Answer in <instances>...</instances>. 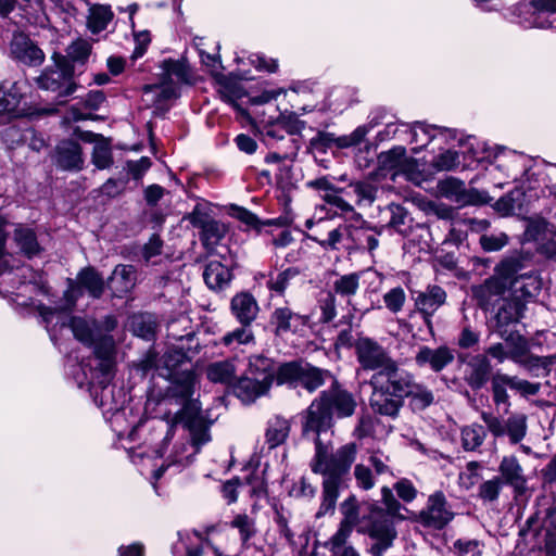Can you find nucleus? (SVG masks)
<instances>
[{"mask_svg": "<svg viewBox=\"0 0 556 556\" xmlns=\"http://www.w3.org/2000/svg\"><path fill=\"white\" fill-rule=\"evenodd\" d=\"M355 407L356 402L351 393L332 388L323 392L306 412L303 432L315 434V454L309 466L314 473L324 477L323 502L318 516L334 509L340 489L345 485L351 466L357 455L355 443H346L333 452L331 442H324L320 435L331 428L333 414L338 417H349L353 415Z\"/></svg>", "mask_w": 556, "mask_h": 556, "instance_id": "nucleus-1", "label": "nucleus"}, {"mask_svg": "<svg viewBox=\"0 0 556 556\" xmlns=\"http://www.w3.org/2000/svg\"><path fill=\"white\" fill-rule=\"evenodd\" d=\"M70 309L71 308H66V304L62 307H48L45 305H40L38 307V312L47 324L48 329L54 321L55 326H70L74 337L78 341L94 348L98 367L91 377L90 383L101 386L103 393L102 396H105L108 392H112L108 389V384L113 377L114 341L110 336H100L93 321L89 323L80 317L68 318L66 312Z\"/></svg>", "mask_w": 556, "mask_h": 556, "instance_id": "nucleus-2", "label": "nucleus"}, {"mask_svg": "<svg viewBox=\"0 0 556 556\" xmlns=\"http://www.w3.org/2000/svg\"><path fill=\"white\" fill-rule=\"evenodd\" d=\"M475 136L467 138H459L457 149L454 148V172L475 170L483 162L488 164H495L496 168L503 172L507 178L516 180L519 170H515V163L520 160L521 154L508 150L504 146H496L495 148H476Z\"/></svg>", "mask_w": 556, "mask_h": 556, "instance_id": "nucleus-3", "label": "nucleus"}, {"mask_svg": "<svg viewBox=\"0 0 556 556\" xmlns=\"http://www.w3.org/2000/svg\"><path fill=\"white\" fill-rule=\"evenodd\" d=\"M194 377L191 372L182 375L179 381H176L170 390L174 396L179 397L182 408L178 410L173 421L184 424L190 432L191 442L199 452L201 446L211 441L210 424L201 416L200 404L191 399L193 394Z\"/></svg>", "mask_w": 556, "mask_h": 556, "instance_id": "nucleus-4", "label": "nucleus"}, {"mask_svg": "<svg viewBox=\"0 0 556 556\" xmlns=\"http://www.w3.org/2000/svg\"><path fill=\"white\" fill-rule=\"evenodd\" d=\"M274 379L273 361L262 355H254L249 358L247 371L236 380L232 390L242 403L251 404L268 393Z\"/></svg>", "mask_w": 556, "mask_h": 556, "instance_id": "nucleus-5", "label": "nucleus"}, {"mask_svg": "<svg viewBox=\"0 0 556 556\" xmlns=\"http://www.w3.org/2000/svg\"><path fill=\"white\" fill-rule=\"evenodd\" d=\"M357 531L367 534L375 543L369 553L372 556H383L384 552L393 545L397 532L391 517L381 508L372 507L367 516L362 517V525Z\"/></svg>", "mask_w": 556, "mask_h": 556, "instance_id": "nucleus-6", "label": "nucleus"}, {"mask_svg": "<svg viewBox=\"0 0 556 556\" xmlns=\"http://www.w3.org/2000/svg\"><path fill=\"white\" fill-rule=\"evenodd\" d=\"M511 13L525 28L556 30V0L519 1Z\"/></svg>", "mask_w": 556, "mask_h": 556, "instance_id": "nucleus-7", "label": "nucleus"}, {"mask_svg": "<svg viewBox=\"0 0 556 556\" xmlns=\"http://www.w3.org/2000/svg\"><path fill=\"white\" fill-rule=\"evenodd\" d=\"M372 389L387 391L390 396L403 401L409 395L412 388H415V381L412 374L401 369L394 361L383 371L375 372L370 378Z\"/></svg>", "mask_w": 556, "mask_h": 556, "instance_id": "nucleus-8", "label": "nucleus"}, {"mask_svg": "<svg viewBox=\"0 0 556 556\" xmlns=\"http://www.w3.org/2000/svg\"><path fill=\"white\" fill-rule=\"evenodd\" d=\"M40 89L56 93L58 98H65L76 90L73 81V71L67 62L59 58L54 65L48 66L37 78Z\"/></svg>", "mask_w": 556, "mask_h": 556, "instance_id": "nucleus-9", "label": "nucleus"}, {"mask_svg": "<svg viewBox=\"0 0 556 556\" xmlns=\"http://www.w3.org/2000/svg\"><path fill=\"white\" fill-rule=\"evenodd\" d=\"M355 352L359 365L365 370L383 371L394 362L382 345L368 337L356 340Z\"/></svg>", "mask_w": 556, "mask_h": 556, "instance_id": "nucleus-10", "label": "nucleus"}, {"mask_svg": "<svg viewBox=\"0 0 556 556\" xmlns=\"http://www.w3.org/2000/svg\"><path fill=\"white\" fill-rule=\"evenodd\" d=\"M188 218L194 227L201 229V240L207 249L216 245L227 232L225 224L211 218L198 206L192 211Z\"/></svg>", "mask_w": 556, "mask_h": 556, "instance_id": "nucleus-11", "label": "nucleus"}, {"mask_svg": "<svg viewBox=\"0 0 556 556\" xmlns=\"http://www.w3.org/2000/svg\"><path fill=\"white\" fill-rule=\"evenodd\" d=\"M77 281L79 286H76L71 281L68 289L64 293L66 308H72L74 306L77 298L81 293L80 287L86 288L93 298H99L103 292V279L92 268L81 270L77 277Z\"/></svg>", "mask_w": 556, "mask_h": 556, "instance_id": "nucleus-12", "label": "nucleus"}, {"mask_svg": "<svg viewBox=\"0 0 556 556\" xmlns=\"http://www.w3.org/2000/svg\"><path fill=\"white\" fill-rule=\"evenodd\" d=\"M531 252L522 249L514 250L495 265L494 273H497L510 283V290L516 289V285L520 281L519 271L526 267V262L531 261Z\"/></svg>", "mask_w": 556, "mask_h": 556, "instance_id": "nucleus-13", "label": "nucleus"}, {"mask_svg": "<svg viewBox=\"0 0 556 556\" xmlns=\"http://www.w3.org/2000/svg\"><path fill=\"white\" fill-rule=\"evenodd\" d=\"M445 506L446 498L442 492L431 494L427 507L419 514V521L426 527L442 529L448 522V511Z\"/></svg>", "mask_w": 556, "mask_h": 556, "instance_id": "nucleus-14", "label": "nucleus"}, {"mask_svg": "<svg viewBox=\"0 0 556 556\" xmlns=\"http://www.w3.org/2000/svg\"><path fill=\"white\" fill-rule=\"evenodd\" d=\"M230 312L241 326H251L258 315L260 306L251 293L240 292L231 299Z\"/></svg>", "mask_w": 556, "mask_h": 556, "instance_id": "nucleus-15", "label": "nucleus"}, {"mask_svg": "<svg viewBox=\"0 0 556 556\" xmlns=\"http://www.w3.org/2000/svg\"><path fill=\"white\" fill-rule=\"evenodd\" d=\"M493 201L486 191L475 187L466 188L465 179L454 177V202L460 206H482L489 205Z\"/></svg>", "mask_w": 556, "mask_h": 556, "instance_id": "nucleus-16", "label": "nucleus"}, {"mask_svg": "<svg viewBox=\"0 0 556 556\" xmlns=\"http://www.w3.org/2000/svg\"><path fill=\"white\" fill-rule=\"evenodd\" d=\"M142 91L143 102L155 109H162L167 101L178 97V88L166 79H161L157 85H146Z\"/></svg>", "mask_w": 556, "mask_h": 556, "instance_id": "nucleus-17", "label": "nucleus"}, {"mask_svg": "<svg viewBox=\"0 0 556 556\" xmlns=\"http://www.w3.org/2000/svg\"><path fill=\"white\" fill-rule=\"evenodd\" d=\"M451 358V352L446 346H441L434 350L428 346H421L415 355L417 366H429L434 371L442 370L448 364Z\"/></svg>", "mask_w": 556, "mask_h": 556, "instance_id": "nucleus-18", "label": "nucleus"}, {"mask_svg": "<svg viewBox=\"0 0 556 556\" xmlns=\"http://www.w3.org/2000/svg\"><path fill=\"white\" fill-rule=\"evenodd\" d=\"M340 511L342 514V520L340 522L338 531L333 534L337 535V540L350 538L354 527L357 525L359 527L362 525L358 505L354 496L346 498L341 504Z\"/></svg>", "mask_w": 556, "mask_h": 556, "instance_id": "nucleus-19", "label": "nucleus"}, {"mask_svg": "<svg viewBox=\"0 0 556 556\" xmlns=\"http://www.w3.org/2000/svg\"><path fill=\"white\" fill-rule=\"evenodd\" d=\"M526 300L514 292L509 298L504 299L503 304L496 313L497 324L500 326H507L520 321L526 311Z\"/></svg>", "mask_w": 556, "mask_h": 556, "instance_id": "nucleus-20", "label": "nucleus"}, {"mask_svg": "<svg viewBox=\"0 0 556 556\" xmlns=\"http://www.w3.org/2000/svg\"><path fill=\"white\" fill-rule=\"evenodd\" d=\"M136 285V269L132 265H117L109 278V288L116 296L129 292Z\"/></svg>", "mask_w": 556, "mask_h": 556, "instance_id": "nucleus-21", "label": "nucleus"}, {"mask_svg": "<svg viewBox=\"0 0 556 556\" xmlns=\"http://www.w3.org/2000/svg\"><path fill=\"white\" fill-rule=\"evenodd\" d=\"M56 162L64 169H81L84 157L80 146L73 140L60 142L56 148Z\"/></svg>", "mask_w": 556, "mask_h": 556, "instance_id": "nucleus-22", "label": "nucleus"}, {"mask_svg": "<svg viewBox=\"0 0 556 556\" xmlns=\"http://www.w3.org/2000/svg\"><path fill=\"white\" fill-rule=\"evenodd\" d=\"M468 365L471 372L467 377V382L473 391L481 390L490 380L492 366L486 355L477 354L470 358Z\"/></svg>", "mask_w": 556, "mask_h": 556, "instance_id": "nucleus-23", "label": "nucleus"}, {"mask_svg": "<svg viewBox=\"0 0 556 556\" xmlns=\"http://www.w3.org/2000/svg\"><path fill=\"white\" fill-rule=\"evenodd\" d=\"M271 323L277 334L296 332L306 324V318L293 313L289 307H278L274 311Z\"/></svg>", "mask_w": 556, "mask_h": 556, "instance_id": "nucleus-24", "label": "nucleus"}, {"mask_svg": "<svg viewBox=\"0 0 556 556\" xmlns=\"http://www.w3.org/2000/svg\"><path fill=\"white\" fill-rule=\"evenodd\" d=\"M203 278L210 289L217 291L229 286L232 275L228 266L213 260L206 264Z\"/></svg>", "mask_w": 556, "mask_h": 556, "instance_id": "nucleus-25", "label": "nucleus"}, {"mask_svg": "<svg viewBox=\"0 0 556 556\" xmlns=\"http://www.w3.org/2000/svg\"><path fill=\"white\" fill-rule=\"evenodd\" d=\"M446 292L439 286L428 287L416 298V307L426 317L431 316L446 300Z\"/></svg>", "mask_w": 556, "mask_h": 556, "instance_id": "nucleus-26", "label": "nucleus"}, {"mask_svg": "<svg viewBox=\"0 0 556 556\" xmlns=\"http://www.w3.org/2000/svg\"><path fill=\"white\" fill-rule=\"evenodd\" d=\"M12 53L22 62L31 65L43 61V52L24 36L14 37L11 45Z\"/></svg>", "mask_w": 556, "mask_h": 556, "instance_id": "nucleus-27", "label": "nucleus"}, {"mask_svg": "<svg viewBox=\"0 0 556 556\" xmlns=\"http://www.w3.org/2000/svg\"><path fill=\"white\" fill-rule=\"evenodd\" d=\"M236 358L218 361L206 367L207 379L214 383L233 384L237 366Z\"/></svg>", "mask_w": 556, "mask_h": 556, "instance_id": "nucleus-28", "label": "nucleus"}, {"mask_svg": "<svg viewBox=\"0 0 556 556\" xmlns=\"http://www.w3.org/2000/svg\"><path fill=\"white\" fill-rule=\"evenodd\" d=\"M26 89V83L18 80L13 83L10 88L0 84V114L13 113L17 110Z\"/></svg>", "mask_w": 556, "mask_h": 556, "instance_id": "nucleus-29", "label": "nucleus"}, {"mask_svg": "<svg viewBox=\"0 0 556 556\" xmlns=\"http://www.w3.org/2000/svg\"><path fill=\"white\" fill-rule=\"evenodd\" d=\"M291 430L290 421L280 416H274L267 422L265 432V443L269 448H275L283 444Z\"/></svg>", "mask_w": 556, "mask_h": 556, "instance_id": "nucleus-30", "label": "nucleus"}, {"mask_svg": "<svg viewBox=\"0 0 556 556\" xmlns=\"http://www.w3.org/2000/svg\"><path fill=\"white\" fill-rule=\"evenodd\" d=\"M526 199V192L522 188L515 187L510 191L500 197L492 205L493 210L503 217L511 216L515 208H522Z\"/></svg>", "mask_w": 556, "mask_h": 556, "instance_id": "nucleus-31", "label": "nucleus"}, {"mask_svg": "<svg viewBox=\"0 0 556 556\" xmlns=\"http://www.w3.org/2000/svg\"><path fill=\"white\" fill-rule=\"evenodd\" d=\"M163 75L161 79H166L178 88V84L191 83V71L185 60H165L162 63Z\"/></svg>", "mask_w": 556, "mask_h": 556, "instance_id": "nucleus-32", "label": "nucleus"}, {"mask_svg": "<svg viewBox=\"0 0 556 556\" xmlns=\"http://www.w3.org/2000/svg\"><path fill=\"white\" fill-rule=\"evenodd\" d=\"M406 159V149L402 146H396L378 155V165L381 170L392 172L393 174L391 178L392 180H395V177L400 175Z\"/></svg>", "mask_w": 556, "mask_h": 556, "instance_id": "nucleus-33", "label": "nucleus"}, {"mask_svg": "<svg viewBox=\"0 0 556 556\" xmlns=\"http://www.w3.org/2000/svg\"><path fill=\"white\" fill-rule=\"evenodd\" d=\"M370 406L374 412L390 417H395L402 406V401L390 396L387 391L374 389L370 396Z\"/></svg>", "mask_w": 556, "mask_h": 556, "instance_id": "nucleus-34", "label": "nucleus"}, {"mask_svg": "<svg viewBox=\"0 0 556 556\" xmlns=\"http://www.w3.org/2000/svg\"><path fill=\"white\" fill-rule=\"evenodd\" d=\"M498 472L504 484L517 488L519 484H525L526 479L522 476V467L520 466L515 455L504 456L500 466Z\"/></svg>", "mask_w": 556, "mask_h": 556, "instance_id": "nucleus-35", "label": "nucleus"}, {"mask_svg": "<svg viewBox=\"0 0 556 556\" xmlns=\"http://www.w3.org/2000/svg\"><path fill=\"white\" fill-rule=\"evenodd\" d=\"M519 363L535 377L548 376L552 366L556 364V354L539 356L529 352Z\"/></svg>", "mask_w": 556, "mask_h": 556, "instance_id": "nucleus-36", "label": "nucleus"}, {"mask_svg": "<svg viewBox=\"0 0 556 556\" xmlns=\"http://www.w3.org/2000/svg\"><path fill=\"white\" fill-rule=\"evenodd\" d=\"M129 326L135 336L146 340L154 338L157 324L151 314H137L130 317Z\"/></svg>", "mask_w": 556, "mask_h": 556, "instance_id": "nucleus-37", "label": "nucleus"}, {"mask_svg": "<svg viewBox=\"0 0 556 556\" xmlns=\"http://www.w3.org/2000/svg\"><path fill=\"white\" fill-rule=\"evenodd\" d=\"M520 280L523 282L518 286L516 285V289H511L514 293H520V296L523 300H529L536 298L542 290V278L539 273L530 271L526 274H520Z\"/></svg>", "mask_w": 556, "mask_h": 556, "instance_id": "nucleus-38", "label": "nucleus"}, {"mask_svg": "<svg viewBox=\"0 0 556 556\" xmlns=\"http://www.w3.org/2000/svg\"><path fill=\"white\" fill-rule=\"evenodd\" d=\"M304 364L302 362H292L281 365L277 371L275 370L277 382L279 384L290 383L298 387L303 375Z\"/></svg>", "mask_w": 556, "mask_h": 556, "instance_id": "nucleus-39", "label": "nucleus"}, {"mask_svg": "<svg viewBox=\"0 0 556 556\" xmlns=\"http://www.w3.org/2000/svg\"><path fill=\"white\" fill-rule=\"evenodd\" d=\"M552 226L555 225L542 216L529 218L523 232V240L528 242H536L540 239L542 240L543 236L547 232L549 233Z\"/></svg>", "mask_w": 556, "mask_h": 556, "instance_id": "nucleus-40", "label": "nucleus"}, {"mask_svg": "<svg viewBox=\"0 0 556 556\" xmlns=\"http://www.w3.org/2000/svg\"><path fill=\"white\" fill-rule=\"evenodd\" d=\"M505 342L510 348L509 358L516 363L521 361L529 353V342L527 338L518 331H510L505 338Z\"/></svg>", "mask_w": 556, "mask_h": 556, "instance_id": "nucleus-41", "label": "nucleus"}, {"mask_svg": "<svg viewBox=\"0 0 556 556\" xmlns=\"http://www.w3.org/2000/svg\"><path fill=\"white\" fill-rule=\"evenodd\" d=\"M15 241L21 251L28 257L36 255L40 250L36 236L31 229L22 227L17 228L15 230Z\"/></svg>", "mask_w": 556, "mask_h": 556, "instance_id": "nucleus-42", "label": "nucleus"}, {"mask_svg": "<svg viewBox=\"0 0 556 556\" xmlns=\"http://www.w3.org/2000/svg\"><path fill=\"white\" fill-rule=\"evenodd\" d=\"M328 371H324L317 367H314L307 363L304 364L303 375L299 386L304 387L309 392L315 391L321 387L325 382V376Z\"/></svg>", "mask_w": 556, "mask_h": 556, "instance_id": "nucleus-43", "label": "nucleus"}, {"mask_svg": "<svg viewBox=\"0 0 556 556\" xmlns=\"http://www.w3.org/2000/svg\"><path fill=\"white\" fill-rule=\"evenodd\" d=\"M112 18V12L103 5L92 7L88 16V27L96 34L106 28Z\"/></svg>", "mask_w": 556, "mask_h": 556, "instance_id": "nucleus-44", "label": "nucleus"}, {"mask_svg": "<svg viewBox=\"0 0 556 556\" xmlns=\"http://www.w3.org/2000/svg\"><path fill=\"white\" fill-rule=\"evenodd\" d=\"M503 480L501 477H493L490 480L483 481L478 488V498L483 503L496 502L503 489Z\"/></svg>", "mask_w": 556, "mask_h": 556, "instance_id": "nucleus-45", "label": "nucleus"}, {"mask_svg": "<svg viewBox=\"0 0 556 556\" xmlns=\"http://www.w3.org/2000/svg\"><path fill=\"white\" fill-rule=\"evenodd\" d=\"M481 295L488 296H502L505 292L510 289V283L502 278L497 273L486 278L484 282L479 287Z\"/></svg>", "mask_w": 556, "mask_h": 556, "instance_id": "nucleus-46", "label": "nucleus"}, {"mask_svg": "<svg viewBox=\"0 0 556 556\" xmlns=\"http://www.w3.org/2000/svg\"><path fill=\"white\" fill-rule=\"evenodd\" d=\"M506 434L511 444H518L527 433V417L525 415L510 416L506 422Z\"/></svg>", "mask_w": 556, "mask_h": 556, "instance_id": "nucleus-47", "label": "nucleus"}, {"mask_svg": "<svg viewBox=\"0 0 556 556\" xmlns=\"http://www.w3.org/2000/svg\"><path fill=\"white\" fill-rule=\"evenodd\" d=\"M359 287V274L352 273L339 277L334 283L333 289L337 294L350 298L356 294Z\"/></svg>", "mask_w": 556, "mask_h": 556, "instance_id": "nucleus-48", "label": "nucleus"}, {"mask_svg": "<svg viewBox=\"0 0 556 556\" xmlns=\"http://www.w3.org/2000/svg\"><path fill=\"white\" fill-rule=\"evenodd\" d=\"M482 469V465L479 462L471 460L466 465V470L458 475V485L464 490H470L482 479L479 470Z\"/></svg>", "mask_w": 556, "mask_h": 556, "instance_id": "nucleus-49", "label": "nucleus"}, {"mask_svg": "<svg viewBox=\"0 0 556 556\" xmlns=\"http://www.w3.org/2000/svg\"><path fill=\"white\" fill-rule=\"evenodd\" d=\"M231 211H232L231 215L235 218H237L241 223L245 224L248 227L256 229V230H260L261 227L264 225H278L279 224L278 219H268L263 223L258 219V217L254 213H252L243 207H240V206H233L231 208Z\"/></svg>", "mask_w": 556, "mask_h": 556, "instance_id": "nucleus-50", "label": "nucleus"}, {"mask_svg": "<svg viewBox=\"0 0 556 556\" xmlns=\"http://www.w3.org/2000/svg\"><path fill=\"white\" fill-rule=\"evenodd\" d=\"M92 163L98 169H105L112 164V152L108 140H99L93 146Z\"/></svg>", "mask_w": 556, "mask_h": 556, "instance_id": "nucleus-51", "label": "nucleus"}, {"mask_svg": "<svg viewBox=\"0 0 556 556\" xmlns=\"http://www.w3.org/2000/svg\"><path fill=\"white\" fill-rule=\"evenodd\" d=\"M507 386L503 378L502 372H496L491 378V390L493 402L496 406L506 405L507 408L510 406L509 396L507 394Z\"/></svg>", "mask_w": 556, "mask_h": 556, "instance_id": "nucleus-52", "label": "nucleus"}, {"mask_svg": "<svg viewBox=\"0 0 556 556\" xmlns=\"http://www.w3.org/2000/svg\"><path fill=\"white\" fill-rule=\"evenodd\" d=\"M219 93L226 102L231 103L236 108V101L245 96L240 84L228 78L220 80Z\"/></svg>", "mask_w": 556, "mask_h": 556, "instance_id": "nucleus-53", "label": "nucleus"}, {"mask_svg": "<svg viewBox=\"0 0 556 556\" xmlns=\"http://www.w3.org/2000/svg\"><path fill=\"white\" fill-rule=\"evenodd\" d=\"M503 378L509 389L520 392L523 396L535 395L539 393L541 388L540 383H532L528 380L519 379L517 376L503 374Z\"/></svg>", "mask_w": 556, "mask_h": 556, "instance_id": "nucleus-54", "label": "nucleus"}, {"mask_svg": "<svg viewBox=\"0 0 556 556\" xmlns=\"http://www.w3.org/2000/svg\"><path fill=\"white\" fill-rule=\"evenodd\" d=\"M253 341L254 334L250 329V326H241L236 328L232 331L227 332L222 338V343L226 346H231L233 344H249Z\"/></svg>", "mask_w": 556, "mask_h": 556, "instance_id": "nucleus-55", "label": "nucleus"}, {"mask_svg": "<svg viewBox=\"0 0 556 556\" xmlns=\"http://www.w3.org/2000/svg\"><path fill=\"white\" fill-rule=\"evenodd\" d=\"M485 435L484 428L482 426L466 427L462 430L463 446L466 451H473L479 447Z\"/></svg>", "mask_w": 556, "mask_h": 556, "instance_id": "nucleus-56", "label": "nucleus"}, {"mask_svg": "<svg viewBox=\"0 0 556 556\" xmlns=\"http://www.w3.org/2000/svg\"><path fill=\"white\" fill-rule=\"evenodd\" d=\"M231 527L238 529L243 544L256 533L254 520L245 514L237 515L231 521Z\"/></svg>", "mask_w": 556, "mask_h": 556, "instance_id": "nucleus-57", "label": "nucleus"}, {"mask_svg": "<svg viewBox=\"0 0 556 556\" xmlns=\"http://www.w3.org/2000/svg\"><path fill=\"white\" fill-rule=\"evenodd\" d=\"M400 175H403L406 180L413 182L416 186H420L424 181L427 180V176L420 168L418 161L409 157L406 159Z\"/></svg>", "mask_w": 556, "mask_h": 556, "instance_id": "nucleus-58", "label": "nucleus"}, {"mask_svg": "<svg viewBox=\"0 0 556 556\" xmlns=\"http://www.w3.org/2000/svg\"><path fill=\"white\" fill-rule=\"evenodd\" d=\"M354 193L357 197V204L359 206H370L376 200L377 189L369 182H355L351 185Z\"/></svg>", "mask_w": 556, "mask_h": 556, "instance_id": "nucleus-59", "label": "nucleus"}, {"mask_svg": "<svg viewBox=\"0 0 556 556\" xmlns=\"http://www.w3.org/2000/svg\"><path fill=\"white\" fill-rule=\"evenodd\" d=\"M480 245L485 252H496L502 250L509 242V237L505 232L498 235L483 233L479 238Z\"/></svg>", "mask_w": 556, "mask_h": 556, "instance_id": "nucleus-60", "label": "nucleus"}, {"mask_svg": "<svg viewBox=\"0 0 556 556\" xmlns=\"http://www.w3.org/2000/svg\"><path fill=\"white\" fill-rule=\"evenodd\" d=\"M367 132L368 129L365 126H359L351 134L339 136L338 139H333V146L339 149L355 147L365 139Z\"/></svg>", "mask_w": 556, "mask_h": 556, "instance_id": "nucleus-61", "label": "nucleus"}, {"mask_svg": "<svg viewBox=\"0 0 556 556\" xmlns=\"http://www.w3.org/2000/svg\"><path fill=\"white\" fill-rule=\"evenodd\" d=\"M480 542L478 540L454 541V556H481Z\"/></svg>", "mask_w": 556, "mask_h": 556, "instance_id": "nucleus-62", "label": "nucleus"}, {"mask_svg": "<svg viewBox=\"0 0 556 556\" xmlns=\"http://www.w3.org/2000/svg\"><path fill=\"white\" fill-rule=\"evenodd\" d=\"M408 396L412 397V404L417 409L426 408L433 401L432 393L416 382H415V388H412V392H409Z\"/></svg>", "mask_w": 556, "mask_h": 556, "instance_id": "nucleus-63", "label": "nucleus"}, {"mask_svg": "<svg viewBox=\"0 0 556 556\" xmlns=\"http://www.w3.org/2000/svg\"><path fill=\"white\" fill-rule=\"evenodd\" d=\"M551 238H542L536 247V252L546 260L556 261V226L549 230Z\"/></svg>", "mask_w": 556, "mask_h": 556, "instance_id": "nucleus-64", "label": "nucleus"}]
</instances>
